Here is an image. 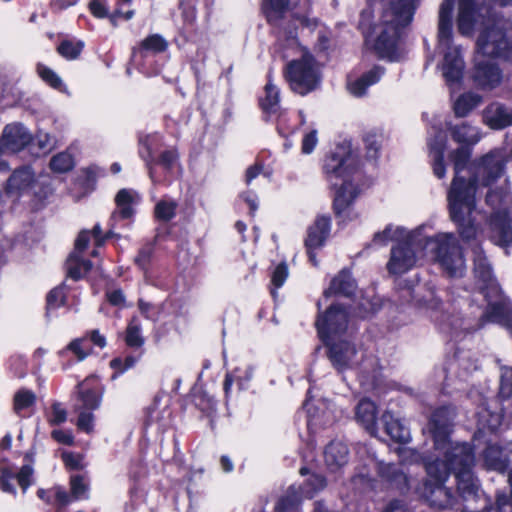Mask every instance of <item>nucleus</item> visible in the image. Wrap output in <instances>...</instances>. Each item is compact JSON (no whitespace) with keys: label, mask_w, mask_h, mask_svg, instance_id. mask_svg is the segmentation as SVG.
I'll return each mask as SVG.
<instances>
[{"label":"nucleus","mask_w":512,"mask_h":512,"mask_svg":"<svg viewBox=\"0 0 512 512\" xmlns=\"http://www.w3.org/2000/svg\"><path fill=\"white\" fill-rule=\"evenodd\" d=\"M423 229L406 231L400 226L388 225L374 235L373 242L392 247L387 269L390 274L400 275L411 270L423 256H430L450 276H461L465 271V259L456 237L452 233H438L434 237L422 234Z\"/></svg>","instance_id":"1"},{"label":"nucleus","mask_w":512,"mask_h":512,"mask_svg":"<svg viewBox=\"0 0 512 512\" xmlns=\"http://www.w3.org/2000/svg\"><path fill=\"white\" fill-rule=\"evenodd\" d=\"M470 150L462 146L452 153L455 176L448 191L450 216L458 226L463 240H474L477 228L473 214L476 208V191L478 186H489L499 178L505 168L506 154L495 149L474 162L469 169L466 164Z\"/></svg>","instance_id":"2"},{"label":"nucleus","mask_w":512,"mask_h":512,"mask_svg":"<svg viewBox=\"0 0 512 512\" xmlns=\"http://www.w3.org/2000/svg\"><path fill=\"white\" fill-rule=\"evenodd\" d=\"M454 416V410L449 407L433 412L428 425L433 454L424 460V468L429 477L438 479H448L454 474L459 496L466 501L479 497V486L473 474L476 460L471 444L450 438Z\"/></svg>","instance_id":"3"},{"label":"nucleus","mask_w":512,"mask_h":512,"mask_svg":"<svg viewBox=\"0 0 512 512\" xmlns=\"http://www.w3.org/2000/svg\"><path fill=\"white\" fill-rule=\"evenodd\" d=\"M473 259V274L481 295L486 301L485 311L481 318L496 322L504 326H510L512 306L508 298L502 293L494 279L492 267L478 242L471 244Z\"/></svg>","instance_id":"4"},{"label":"nucleus","mask_w":512,"mask_h":512,"mask_svg":"<svg viewBox=\"0 0 512 512\" xmlns=\"http://www.w3.org/2000/svg\"><path fill=\"white\" fill-rule=\"evenodd\" d=\"M356 171L357 158L347 143L338 145L325 160L324 172L328 181L332 186L339 187L334 199L337 215L344 213L359 193L353 183Z\"/></svg>","instance_id":"5"},{"label":"nucleus","mask_w":512,"mask_h":512,"mask_svg":"<svg viewBox=\"0 0 512 512\" xmlns=\"http://www.w3.org/2000/svg\"><path fill=\"white\" fill-rule=\"evenodd\" d=\"M376 466L379 475L383 479L395 485L401 491L414 490L432 507L445 509L452 507L455 503L451 490L444 485L448 479H438L427 475V478L420 484L416 483L401 467L395 464L377 462Z\"/></svg>","instance_id":"6"},{"label":"nucleus","mask_w":512,"mask_h":512,"mask_svg":"<svg viewBox=\"0 0 512 512\" xmlns=\"http://www.w3.org/2000/svg\"><path fill=\"white\" fill-rule=\"evenodd\" d=\"M454 0H444L439 9L438 49L443 54L440 68L449 85L458 84L465 69L461 48L452 42V12Z\"/></svg>","instance_id":"7"},{"label":"nucleus","mask_w":512,"mask_h":512,"mask_svg":"<svg viewBox=\"0 0 512 512\" xmlns=\"http://www.w3.org/2000/svg\"><path fill=\"white\" fill-rule=\"evenodd\" d=\"M486 204L491 208L489 218L490 238L499 246L512 243V223L510 212L512 195L507 188L492 189L486 195Z\"/></svg>","instance_id":"8"},{"label":"nucleus","mask_w":512,"mask_h":512,"mask_svg":"<svg viewBox=\"0 0 512 512\" xmlns=\"http://www.w3.org/2000/svg\"><path fill=\"white\" fill-rule=\"evenodd\" d=\"M299 52L300 58L287 64L285 77L294 92L306 95L319 85L320 72L313 56L308 51L300 49Z\"/></svg>","instance_id":"9"},{"label":"nucleus","mask_w":512,"mask_h":512,"mask_svg":"<svg viewBox=\"0 0 512 512\" xmlns=\"http://www.w3.org/2000/svg\"><path fill=\"white\" fill-rule=\"evenodd\" d=\"M512 55V44L504 31L498 26L487 27L478 37L477 54L479 58H504Z\"/></svg>","instance_id":"10"},{"label":"nucleus","mask_w":512,"mask_h":512,"mask_svg":"<svg viewBox=\"0 0 512 512\" xmlns=\"http://www.w3.org/2000/svg\"><path fill=\"white\" fill-rule=\"evenodd\" d=\"M316 327L325 344L342 339L348 328L346 310L338 305H331L323 315H319Z\"/></svg>","instance_id":"11"},{"label":"nucleus","mask_w":512,"mask_h":512,"mask_svg":"<svg viewBox=\"0 0 512 512\" xmlns=\"http://www.w3.org/2000/svg\"><path fill=\"white\" fill-rule=\"evenodd\" d=\"M38 178L35 171L28 165L15 169L6 181L4 190L7 196L19 199L35 192Z\"/></svg>","instance_id":"12"},{"label":"nucleus","mask_w":512,"mask_h":512,"mask_svg":"<svg viewBox=\"0 0 512 512\" xmlns=\"http://www.w3.org/2000/svg\"><path fill=\"white\" fill-rule=\"evenodd\" d=\"M330 228V217L326 215H319L316 217L313 224H311L307 229V236L305 238L304 244L309 260L314 266L318 265L314 251L324 245L330 234Z\"/></svg>","instance_id":"13"},{"label":"nucleus","mask_w":512,"mask_h":512,"mask_svg":"<svg viewBox=\"0 0 512 512\" xmlns=\"http://www.w3.org/2000/svg\"><path fill=\"white\" fill-rule=\"evenodd\" d=\"M326 345L329 347V358L337 370L351 369L359 363L357 351L348 341L340 339Z\"/></svg>","instance_id":"14"},{"label":"nucleus","mask_w":512,"mask_h":512,"mask_svg":"<svg viewBox=\"0 0 512 512\" xmlns=\"http://www.w3.org/2000/svg\"><path fill=\"white\" fill-rule=\"evenodd\" d=\"M32 135L29 130L20 123H12L4 128L0 147L5 152L16 153L31 144Z\"/></svg>","instance_id":"15"},{"label":"nucleus","mask_w":512,"mask_h":512,"mask_svg":"<svg viewBox=\"0 0 512 512\" xmlns=\"http://www.w3.org/2000/svg\"><path fill=\"white\" fill-rule=\"evenodd\" d=\"M473 80L482 89H493L501 83L502 73L493 62L475 57Z\"/></svg>","instance_id":"16"},{"label":"nucleus","mask_w":512,"mask_h":512,"mask_svg":"<svg viewBox=\"0 0 512 512\" xmlns=\"http://www.w3.org/2000/svg\"><path fill=\"white\" fill-rule=\"evenodd\" d=\"M483 120L492 129H503L512 125V110L502 103H491L483 111Z\"/></svg>","instance_id":"17"},{"label":"nucleus","mask_w":512,"mask_h":512,"mask_svg":"<svg viewBox=\"0 0 512 512\" xmlns=\"http://www.w3.org/2000/svg\"><path fill=\"white\" fill-rule=\"evenodd\" d=\"M509 452L496 443H488L482 452L483 464L488 470L504 473L509 467Z\"/></svg>","instance_id":"18"},{"label":"nucleus","mask_w":512,"mask_h":512,"mask_svg":"<svg viewBox=\"0 0 512 512\" xmlns=\"http://www.w3.org/2000/svg\"><path fill=\"white\" fill-rule=\"evenodd\" d=\"M428 147L434 175L441 179L445 176L446 172L443 163V155L446 148V136L444 133L440 130H435L433 138L428 140Z\"/></svg>","instance_id":"19"},{"label":"nucleus","mask_w":512,"mask_h":512,"mask_svg":"<svg viewBox=\"0 0 512 512\" xmlns=\"http://www.w3.org/2000/svg\"><path fill=\"white\" fill-rule=\"evenodd\" d=\"M477 368V359L474 354L468 350H459L450 362L448 372L465 380Z\"/></svg>","instance_id":"20"},{"label":"nucleus","mask_w":512,"mask_h":512,"mask_svg":"<svg viewBox=\"0 0 512 512\" xmlns=\"http://www.w3.org/2000/svg\"><path fill=\"white\" fill-rule=\"evenodd\" d=\"M349 450L345 443L340 441L330 442L324 452V460L331 472L339 471L348 463Z\"/></svg>","instance_id":"21"},{"label":"nucleus","mask_w":512,"mask_h":512,"mask_svg":"<svg viewBox=\"0 0 512 512\" xmlns=\"http://www.w3.org/2000/svg\"><path fill=\"white\" fill-rule=\"evenodd\" d=\"M357 289L355 280L346 269L341 270L332 280L328 289L323 293L325 298L335 294L352 297Z\"/></svg>","instance_id":"22"},{"label":"nucleus","mask_w":512,"mask_h":512,"mask_svg":"<svg viewBox=\"0 0 512 512\" xmlns=\"http://www.w3.org/2000/svg\"><path fill=\"white\" fill-rule=\"evenodd\" d=\"M384 74V69L375 66L371 70L364 73L361 77L348 83L349 92L355 97H362L366 94L367 89L377 83Z\"/></svg>","instance_id":"23"},{"label":"nucleus","mask_w":512,"mask_h":512,"mask_svg":"<svg viewBox=\"0 0 512 512\" xmlns=\"http://www.w3.org/2000/svg\"><path fill=\"white\" fill-rule=\"evenodd\" d=\"M499 398L502 416L512 417V367H501Z\"/></svg>","instance_id":"24"},{"label":"nucleus","mask_w":512,"mask_h":512,"mask_svg":"<svg viewBox=\"0 0 512 512\" xmlns=\"http://www.w3.org/2000/svg\"><path fill=\"white\" fill-rule=\"evenodd\" d=\"M95 380L94 376L87 377L77 385L78 399L82 402L83 409L95 410L100 407L102 392L89 386L90 382Z\"/></svg>","instance_id":"25"},{"label":"nucleus","mask_w":512,"mask_h":512,"mask_svg":"<svg viewBox=\"0 0 512 512\" xmlns=\"http://www.w3.org/2000/svg\"><path fill=\"white\" fill-rule=\"evenodd\" d=\"M448 130L454 141L464 145H475L481 139L479 128L470 125L468 122H462L458 125H449Z\"/></svg>","instance_id":"26"},{"label":"nucleus","mask_w":512,"mask_h":512,"mask_svg":"<svg viewBox=\"0 0 512 512\" xmlns=\"http://www.w3.org/2000/svg\"><path fill=\"white\" fill-rule=\"evenodd\" d=\"M385 432L394 441L405 443L410 439L409 429L395 418L390 412H385L381 417Z\"/></svg>","instance_id":"27"},{"label":"nucleus","mask_w":512,"mask_h":512,"mask_svg":"<svg viewBox=\"0 0 512 512\" xmlns=\"http://www.w3.org/2000/svg\"><path fill=\"white\" fill-rule=\"evenodd\" d=\"M356 418L372 436H377L376 407L372 401L363 399L359 402Z\"/></svg>","instance_id":"28"},{"label":"nucleus","mask_w":512,"mask_h":512,"mask_svg":"<svg viewBox=\"0 0 512 512\" xmlns=\"http://www.w3.org/2000/svg\"><path fill=\"white\" fill-rule=\"evenodd\" d=\"M475 22V8L472 0L459 1L458 29L463 35H469L473 31Z\"/></svg>","instance_id":"29"},{"label":"nucleus","mask_w":512,"mask_h":512,"mask_svg":"<svg viewBox=\"0 0 512 512\" xmlns=\"http://www.w3.org/2000/svg\"><path fill=\"white\" fill-rule=\"evenodd\" d=\"M139 201L137 192L131 189H121L115 197L117 213L124 219L129 218L134 213L133 205Z\"/></svg>","instance_id":"30"},{"label":"nucleus","mask_w":512,"mask_h":512,"mask_svg":"<svg viewBox=\"0 0 512 512\" xmlns=\"http://www.w3.org/2000/svg\"><path fill=\"white\" fill-rule=\"evenodd\" d=\"M482 103V97L474 92H466L460 95L453 104L456 117H466L472 110Z\"/></svg>","instance_id":"31"},{"label":"nucleus","mask_w":512,"mask_h":512,"mask_svg":"<svg viewBox=\"0 0 512 512\" xmlns=\"http://www.w3.org/2000/svg\"><path fill=\"white\" fill-rule=\"evenodd\" d=\"M262 109L267 113H276L280 107V90L272 83L271 78L264 87V96L260 99Z\"/></svg>","instance_id":"32"},{"label":"nucleus","mask_w":512,"mask_h":512,"mask_svg":"<svg viewBox=\"0 0 512 512\" xmlns=\"http://www.w3.org/2000/svg\"><path fill=\"white\" fill-rule=\"evenodd\" d=\"M92 268L89 260L81 259L77 253H71L66 262L68 276L74 280L84 277Z\"/></svg>","instance_id":"33"},{"label":"nucleus","mask_w":512,"mask_h":512,"mask_svg":"<svg viewBox=\"0 0 512 512\" xmlns=\"http://www.w3.org/2000/svg\"><path fill=\"white\" fill-rule=\"evenodd\" d=\"M288 3V0H267L265 13L268 21L276 25L287 10Z\"/></svg>","instance_id":"34"},{"label":"nucleus","mask_w":512,"mask_h":512,"mask_svg":"<svg viewBox=\"0 0 512 512\" xmlns=\"http://www.w3.org/2000/svg\"><path fill=\"white\" fill-rule=\"evenodd\" d=\"M125 341L128 346L134 348H139L144 344V338L141 335V325L135 317L128 324Z\"/></svg>","instance_id":"35"},{"label":"nucleus","mask_w":512,"mask_h":512,"mask_svg":"<svg viewBox=\"0 0 512 512\" xmlns=\"http://www.w3.org/2000/svg\"><path fill=\"white\" fill-rule=\"evenodd\" d=\"M49 165L52 171L56 173H65L73 168L74 159L70 153L61 152L52 157Z\"/></svg>","instance_id":"36"},{"label":"nucleus","mask_w":512,"mask_h":512,"mask_svg":"<svg viewBox=\"0 0 512 512\" xmlns=\"http://www.w3.org/2000/svg\"><path fill=\"white\" fill-rule=\"evenodd\" d=\"M37 72L39 76L43 79V81L49 84L52 88L57 89L61 92L65 91L66 87L63 84L62 79L50 68L42 64H38Z\"/></svg>","instance_id":"37"},{"label":"nucleus","mask_w":512,"mask_h":512,"mask_svg":"<svg viewBox=\"0 0 512 512\" xmlns=\"http://www.w3.org/2000/svg\"><path fill=\"white\" fill-rule=\"evenodd\" d=\"M35 401L36 395L34 392L27 389H21L14 395V410L19 414L23 409L34 405Z\"/></svg>","instance_id":"38"},{"label":"nucleus","mask_w":512,"mask_h":512,"mask_svg":"<svg viewBox=\"0 0 512 512\" xmlns=\"http://www.w3.org/2000/svg\"><path fill=\"white\" fill-rule=\"evenodd\" d=\"M441 327L444 331H453L455 333L460 329L471 330L475 328L470 323H466L463 319L450 315L442 316Z\"/></svg>","instance_id":"39"},{"label":"nucleus","mask_w":512,"mask_h":512,"mask_svg":"<svg viewBox=\"0 0 512 512\" xmlns=\"http://www.w3.org/2000/svg\"><path fill=\"white\" fill-rule=\"evenodd\" d=\"M300 500V496L296 489L291 487L288 490L287 495L279 500L276 509L279 512H289L298 506Z\"/></svg>","instance_id":"40"},{"label":"nucleus","mask_w":512,"mask_h":512,"mask_svg":"<svg viewBox=\"0 0 512 512\" xmlns=\"http://www.w3.org/2000/svg\"><path fill=\"white\" fill-rule=\"evenodd\" d=\"M177 203L172 200H162L155 207V216L162 221H169L175 216Z\"/></svg>","instance_id":"41"},{"label":"nucleus","mask_w":512,"mask_h":512,"mask_svg":"<svg viewBox=\"0 0 512 512\" xmlns=\"http://www.w3.org/2000/svg\"><path fill=\"white\" fill-rule=\"evenodd\" d=\"M0 486L4 492L15 493V488L9 483L14 478L13 469L3 460L0 459Z\"/></svg>","instance_id":"42"},{"label":"nucleus","mask_w":512,"mask_h":512,"mask_svg":"<svg viewBox=\"0 0 512 512\" xmlns=\"http://www.w3.org/2000/svg\"><path fill=\"white\" fill-rule=\"evenodd\" d=\"M82 48H83L82 42L73 43L71 41H63L58 46V52L64 58H66L68 60H73V59H76L80 55Z\"/></svg>","instance_id":"43"},{"label":"nucleus","mask_w":512,"mask_h":512,"mask_svg":"<svg viewBox=\"0 0 512 512\" xmlns=\"http://www.w3.org/2000/svg\"><path fill=\"white\" fill-rule=\"evenodd\" d=\"M382 142V135L371 131L364 136V143L367 150V155L370 158L376 157Z\"/></svg>","instance_id":"44"},{"label":"nucleus","mask_w":512,"mask_h":512,"mask_svg":"<svg viewBox=\"0 0 512 512\" xmlns=\"http://www.w3.org/2000/svg\"><path fill=\"white\" fill-rule=\"evenodd\" d=\"M85 338H77L71 341L68 346L59 352L60 356H64L67 351H71L78 361H83L89 354L84 348Z\"/></svg>","instance_id":"45"},{"label":"nucleus","mask_w":512,"mask_h":512,"mask_svg":"<svg viewBox=\"0 0 512 512\" xmlns=\"http://www.w3.org/2000/svg\"><path fill=\"white\" fill-rule=\"evenodd\" d=\"M141 45L146 50L158 53L165 51L168 46V43L162 36L158 34H153L145 38L142 41Z\"/></svg>","instance_id":"46"},{"label":"nucleus","mask_w":512,"mask_h":512,"mask_svg":"<svg viewBox=\"0 0 512 512\" xmlns=\"http://www.w3.org/2000/svg\"><path fill=\"white\" fill-rule=\"evenodd\" d=\"M31 144L33 148L37 147V151L34 152L37 156L44 155L53 148L52 137L47 133H39Z\"/></svg>","instance_id":"47"},{"label":"nucleus","mask_w":512,"mask_h":512,"mask_svg":"<svg viewBox=\"0 0 512 512\" xmlns=\"http://www.w3.org/2000/svg\"><path fill=\"white\" fill-rule=\"evenodd\" d=\"M72 496L75 499L85 498L88 491V482L84 476H72L70 480Z\"/></svg>","instance_id":"48"},{"label":"nucleus","mask_w":512,"mask_h":512,"mask_svg":"<svg viewBox=\"0 0 512 512\" xmlns=\"http://www.w3.org/2000/svg\"><path fill=\"white\" fill-rule=\"evenodd\" d=\"M326 486V480L322 475L313 474L307 479L303 494L311 497L315 492L322 490Z\"/></svg>","instance_id":"49"},{"label":"nucleus","mask_w":512,"mask_h":512,"mask_svg":"<svg viewBox=\"0 0 512 512\" xmlns=\"http://www.w3.org/2000/svg\"><path fill=\"white\" fill-rule=\"evenodd\" d=\"M67 419V411L62 407L61 403L55 402L51 406V413L48 416V422L51 425H59Z\"/></svg>","instance_id":"50"},{"label":"nucleus","mask_w":512,"mask_h":512,"mask_svg":"<svg viewBox=\"0 0 512 512\" xmlns=\"http://www.w3.org/2000/svg\"><path fill=\"white\" fill-rule=\"evenodd\" d=\"M65 303V294L63 287H56L52 289L47 295V308L55 309Z\"/></svg>","instance_id":"51"},{"label":"nucleus","mask_w":512,"mask_h":512,"mask_svg":"<svg viewBox=\"0 0 512 512\" xmlns=\"http://www.w3.org/2000/svg\"><path fill=\"white\" fill-rule=\"evenodd\" d=\"M398 454L402 464L418 463L420 460L424 462L428 457L423 458L418 451L412 448H400Z\"/></svg>","instance_id":"52"},{"label":"nucleus","mask_w":512,"mask_h":512,"mask_svg":"<svg viewBox=\"0 0 512 512\" xmlns=\"http://www.w3.org/2000/svg\"><path fill=\"white\" fill-rule=\"evenodd\" d=\"M154 252V248L151 244H146L142 247L135 258V263L142 269L146 270L151 262V258Z\"/></svg>","instance_id":"53"},{"label":"nucleus","mask_w":512,"mask_h":512,"mask_svg":"<svg viewBox=\"0 0 512 512\" xmlns=\"http://www.w3.org/2000/svg\"><path fill=\"white\" fill-rule=\"evenodd\" d=\"M318 143L317 130L313 129L307 131L303 135L302 139V153L310 154L313 152L314 148Z\"/></svg>","instance_id":"54"},{"label":"nucleus","mask_w":512,"mask_h":512,"mask_svg":"<svg viewBox=\"0 0 512 512\" xmlns=\"http://www.w3.org/2000/svg\"><path fill=\"white\" fill-rule=\"evenodd\" d=\"M355 489L364 491L366 489L372 488V477L368 473L359 472L354 475L351 479Z\"/></svg>","instance_id":"55"},{"label":"nucleus","mask_w":512,"mask_h":512,"mask_svg":"<svg viewBox=\"0 0 512 512\" xmlns=\"http://www.w3.org/2000/svg\"><path fill=\"white\" fill-rule=\"evenodd\" d=\"M94 415L91 412L80 411L77 421V427L87 433L93 431Z\"/></svg>","instance_id":"56"},{"label":"nucleus","mask_w":512,"mask_h":512,"mask_svg":"<svg viewBox=\"0 0 512 512\" xmlns=\"http://www.w3.org/2000/svg\"><path fill=\"white\" fill-rule=\"evenodd\" d=\"M159 163L167 170L173 169L178 163V154L174 150L164 151L159 159Z\"/></svg>","instance_id":"57"},{"label":"nucleus","mask_w":512,"mask_h":512,"mask_svg":"<svg viewBox=\"0 0 512 512\" xmlns=\"http://www.w3.org/2000/svg\"><path fill=\"white\" fill-rule=\"evenodd\" d=\"M288 276V268L285 263H280L274 270L272 275V284L279 288L281 287Z\"/></svg>","instance_id":"58"},{"label":"nucleus","mask_w":512,"mask_h":512,"mask_svg":"<svg viewBox=\"0 0 512 512\" xmlns=\"http://www.w3.org/2000/svg\"><path fill=\"white\" fill-rule=\"evenodd\" d=\"M33 473V469L29 465H24L17 474V481L19 486L25 492L30 485V477Z\"/></svg>","instance_id":"59"},{"label":"nucleus","mask_w":512,"mask_h":512,"mask_svg":"<svg viewBox=\"0 0 512 512\" xmlns=\"http://www.w3.org/2000/svg\"><path fill=\"white\" fill-rule=\"evenodd\" d=\"M89 8L95 17L104 18L107 16V9L104 0H92Z\"/></svg>","instance_id":"60"},{"label":"nucleus","mask_w":512,"mask_h":512,"mask_svg":"<svg viewBox=\"0 0 512 512\" xmlns=\"http://www.w3.org/2000/svg\"><path fill=\"white\" fill-rule=\"evenodd\" d=\"M90 241V233L88 231H81L75 241V251L78 255L83 252Z\"/></svg>","instance_id":"61"},{"label":"nucleus","mask_w":512,"mask_h":512,"mask_svg":"<svg viewBox=\"0 0 512 512\" xmlns=\"http://www.w3.org/2000/svg\"><path fill=\"white\" fill-rule=\"evenodd\" d=\"M52 437L61 444L71 445L73 443L72 434L63 430L52 431Z\"/></svg>","instance_id":"62"},{"label":"nucleus","mask_w":512,"mask_h":512,"mask_svg":"<svg viewBox=\"0 0 512 512\" xmlns=\"http://www.w3.org/2000/svg\"><path fill=\"white\" fill-rule=\"evenodd\" d=\"M382 512H408L406 505L399 500L389 502Z\"/></svg>","instance_id":"63"},{"label":"nucleus","mask_w":512,"mask_h":512,"mask_svg":"<svg viewBox=\"0 0 512 512\" xmlns=\"http://www.w3.org/2000/svg\"><path fill=\"white\" fill-rule=\"evenodd\" d=\"M138 307H139V310L140 312L147 318V319H155V315L153 313V306L148 303V302H145L143 300H139L138 302Z\"/></svg>","instance_id":"64"}]
</instances>
